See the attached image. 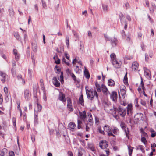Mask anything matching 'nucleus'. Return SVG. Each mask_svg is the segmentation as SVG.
<instances>
[{
	"mask_svg": "<svg viewBox=\"0 0 156 156\" xmlns=\"http://www.w3.org/2000/svg\"><path fill=\"white\" fill-rule=\"evenodd\" d=\"M86 91L88 99L92 100L94 99L95 97L97 99H98V96L96 90L92 91L90 89H87L86 87Z\"/></svg>",
	"mask_w": 156,
	"mask_h": 156,
	"instance_id": "nucleus-1",
	"label": "nucleus"
},
{
	"mask_svg": "<svg viewBox=\"0 0 156 156\" xmlns=\"http://www.w3.org/2000/svg\"><path fill=\"white\" fill-rule=\"evenodd\" d=\"M114 110L117 113H118V115H119L120 116L124 117L126 114V110L120 106H119L118 108H114Z\"/></svg>",
	"mask_w": 156,
	"mask_h": 156,
	"instance_id": "nucleus-2",
	"label": "nucleus"
},
{
	"mask_svg": "<svg viewBox=\"0 0 156 156\" xmlns=\"http://www.w3.org/2000/svg\"><path fill=\"white\" fill-rule=\"evenodd\" d=\"M103 128L104 130L108 133V136H115L112 133V128L108 125H105Z\"/></svg>",
	"mask_w": 156,
	"mask_h": 156,
	"instance_id": "nucleus-3",
	"label": "nucleus"
},
{
	"mask_svg": "<svg viewBox=\"0 0 156 156\" xmlns=\"http://www.w3.org/2000/svg\"><path fill=\"white\" fill-rule=\"evenodd\" d=\"M143 114L141 113H136L134 117L135 120L136 122L139 121H140L143 120Z\"/></svg>",
	"mask_w": 156,
	"mask_h": 156,
	"instance_id": "nucleus-4",
	"label": "nucleus"
},
{
	"mask_svg": "<svg viewBox=\"0 0 156 156\" xmlns=\"http://www.w3.org/2000/svg\"><path fill=\"white\" fill-rule=\"evenodd\" d=\"M99 145L100 148L102 149H104L108 147V143L106 140H103L99 143Z\"/></svg>",
	"mask_w": 156,
	"mask_h": 156,
	"instance_id": "nucleus-5",
	"label": "nucleus"
},
{
	"mask_svg": "<svg viewBox=\"0 0 156 156\" xmlns=\"http://www.w3.org/2000/svg\"><path fill=\"white\" fill-rule=\"evenodd\" d=\"M110 98L114 102H116L117 100V94L115 91H112L110 95Z\"/></svg>",
	"mask_w": 156,
	"mask_h": 156,
	"instance_id": "nucleus-6",
	"label": "nucleus"
},
{
	"mask_svg": "<svg viewBox=\"0 0 156 156\" xmlns=\"http://www.w3.org/2000/svg\"><path fill=\"white\" fill-rule=\"evenodd\" d=\"M58 99L63 102H65L66 101V98L65 95L62 92H59V94L58 97Z\"/></svg>",
	"mask_w": 156,
	"mask_h": 156,
	"instance_id": "nucleus-7",
	"label": "nucleus"
},
{
	"mask_svg": "<svg viewBox=\"0 0 156 156\" xmlns=\"http://www.w3.org/2000/svg\"><path fill=\"white\" fill-rule=\"evenodd\" d=\"M0 76L2 77L1 81L3 83H5V82L6 78L8 76L5 73L0 71Z\"/></svg>",
	"mask_w": 156,
	"mask_h": 156,
	"instance_id": "nucleus-8",
	"label": "nucleus"
},
{
	"mask_svg": "<svg viewBox=\"0 0 156 156\" xmlns=\"http://www.w3.org/2000/svg\"><path fill=\"white\" fill-rule=\"evenodd\" d=\"M52 82L54 85L56 87H58L60 86L59 82L57 80L56 77H54L52 79Z\"/></svg>",
	"mask_w": 156,
	"mask_h": 156,
	"instance_id": "nucleus-9",
	"label": "nucleus"
},
{
	"mask_svg": "<svg viewBox=\"0 0 156 156\" xmlns=\"http://www.w3.org/2000/svg\"><path fill=\"white\" fill-rule=\"evenodd\" d=\"M144 74L147 78H150L151 76L149 74L150 71L146 67L144 68Z\"/></svg>",
	"mask_w": 156,
	"mask_h": 156,
	"instance_id": "nucleus-10",
	"label": "nucleus"
},
{
	"mask_svg": "<svg viewBox=\"0 0 156 156\" xmlns=\"http://www.w3.org/2000/svg\"><path fill=\"white\" fill-rule=\"evenodd\" d=\"M111 43L113 47H115L118 42L117 39L115 37L112 38L110 39Z\"/></svg>",
	"mask_w": 156,
	"mask_h": 156,
	"instance_id": "nucleus-11",
	"label": "nucleus"
},
{
	"mask_svg": "<svg viewBox=\"0 0 156 156\" xmlns=\"http://www.w3.org/2000/svg\"><path fill=\"white\" fill-rule=\"evenodd\" d=\"M112 63L114 67L116 68H120L121 66V64L118 62L116 59L114 60L112 62Z\"/></svg>",
	"mask_w": 156,
	"mask_h": 156,
	"instance_id": "nucleus-12",
	"label": "nucleus"
},
{
	"mask_svg": "<svg viewBox=\"0 0 156 156\" xmlns=\"http://www.w3.org/2000/svg\"><path fill=\"white\" fill-rule=\"evenodd\" d=\"M127 114L129 115L130 114H132V104H129L127 105Z\"/></svg>",
	"mask_w": 156,
	"mask_h": 156,
	"instance_id": "nucleus-13",
	"label": "nucleus"
},
{
	"mask_svg": "<svg viewBox=\"0 0 156 156\" xmlns=\"http://www.w3.org/2000/svg\"><path fill=\"white\" fill-rule=\"evenodd\" d=\"M25 98L27 100H28L30 98L29 91L28 90L26 89L24 92Z\"/></svg>",
	"mask_w": 156,
	"mask_h": 156,
	"instance_id": "nucleus-14",
	"label": "nucleus"
},
{
	"mask_svg": "<svg viewBox=\"0 0 156 156\" xmlns=\"http://www.w3.org/2000/svg\"><path fill=\"white\" fill-rule=\"evenodd\" d=\"M79 115L80 118L83 120L85 119L86 118V112L85 111L82 112H79Z\"/></svg>",
	"mask_w": 156,
	"mask_h": 156,
	"instance_id": "nucleus-15",
	"label": "nucleus"
},
{
	"mask_svg": "<svg viewBox=\"0 0 156 156\" xmlns=\"http://www.w3.org/2000/svg\"><path fill=\"white\" fill-rule=\"evenodd\" d=\"M138 67V64L136 62H134L133 63L132 68L133 70H134L137 69Z\"/></svg>",
	"mask_w": 156,
	"mask_h": 156,
	"instance_id": "nucleus-16",
	"label": "nucleus"
},
{
	"mask_svg": "<svg viewBox=\"0 0 156 156\" xmlns=\"http://www.w3.org/2000/svg\"><path fill=\"white\" fill-rule=\"evenodd\" d=\"M101 90H102L104 94L105 95H107L108 90L105 86L104 84H102L101 85Z\"/></svg>",
	"mask_w": 156,
	"mask_h": 156,
	"instance_id": "nucleus-17",
	"label": "nucleus"
},
{
	"mask_svg": "<svg viewBox=\"0 0 156 156\" xmlns=\"http://www.w3.org/2000/svg\"><path fill=\"white\" fill-rule=\"evenodd\" d=\"M34 125H37L38 123V118L37 114V113L35 112L34 117Z\"/></svg>",
	"mask_w": 156,
	"mask_h": 156,
	"instance_id": "nucleus-18",
	"label": "nucleus"
},
{
	"mask_svg": "<svg viewBox=\"0 0 156 156\" xmlns=\"http://www.w3.org/2000/svg\"><path fill=\"white\" fill-rule=\"evenodd\" d=\"M84 74L85 77L87 79H89L90 77V75L88 71V70L87 69L86 67H85V69L84 70Z\"/></svg>",
	"mask_w": 156,
	"mask_h": 156,
	"instance_id": "nucleus-19",
	"label": "nucleus"
},
{
	"mask_svg": "<svg viewBox=\"0 0 156 156\" xmlns=\"http://www.w3.org/2000/svg\"><path fill=\"white\" fill-rule=\"evenodd\" d=\"M32 48L34 52H35L37 51V45L36 43H32Z\"/></svg>",
	"mask_w": 156,
	"mask_h": 156,
	"instance_id": "nucleus-20",
	"label": "nucleus"
},
{
	"mask_svg": "<svg viewBox=\"0 0 156 156\" xmlns=\"http://www.w3.org/2000/svg\"><path fill=\"white\" fill-rule=\"evenodd\" d=\"M84 101L83 98V95L81 94L80 97L79 98V102L82 105H84Z\"/></svg>",
	"mask_w": 156,
	"mask_h": 156,
	"instance_id": "nucleus-21",
	"label": "nucleus"
},
{
	"mask_svg": "<svg viewBox=\"0 0 156 156\" xmlns=\"http://www.w3.org/2000/svg\"><path fill=\"white\" fill-rule=\"evenodd\" d=\"M96 88L98 92H101V86L97 82L95 83Z\"/></svg>",
	"mask_w": 156,
	"mask_h": 156,
	"instance_id": "nucleus-22",
	"label": "nucleus"
},
{
	"mask_svg": "<svg viewBox=\"0 0 156 156\" xmlns=\"http://www.w3.org/2000/svg\"><path fill=\"white\" fill-rule=\"evenodd\" d=\"M75 125L74 123L70 122L68 125V127L70 130H72L74 129Z\"/></svg>",
	"mask_w": 156,
	"mask_h": 156,
	"instance_id": "nucleus-23",
	"label": "nucleus"
},
{
	"mask_svg": "<svg viewBox=\"0 0 156 156\" xmlns=\"http://www.w3.org/2000/svg\"><path fill=\"white\" fill-rule=\"evenodd\" d=\"M108 85L109 86H113L115 85V82L112 80L109 79L108 80Z\"/></svg>",
	"mask_w": 156,
	"mask_h": 156,
	"instance_id": "nucleus-24",
	"label": "nucleus"
},
{
	"mask_svg": "<svg viewBox=\"0 0 156 156\" xmlns=\"http://www.w3.org/2000/svg\"><path fill=\"white\" fill-rule=\"evenodd\" d=\"M18 79L19 80L21 81V83L23 84L25 83V80L22 78V76L20 75H18L17 76Z\"/></svg>",
	"mask_w": 156,
	"mask_h": 156,
	"instance_id": "nucleus-25",
	"label": "nucleus"
},
{
	"mask_svg": "<svg viewBox=\"0 0 156 156\" xmlns=\"http://www.w3.org/2000/svg\"><path fill=\"white\" fill-rule=\"evenodd\" d=\"M7 153V149L4 148L0 151V155L1 156H4L5 153Z\"/></svg>",
	"mask_w": 156,
	"mask_h": 156,
	"instance_id": "nucleus-26",
	"label": "nucleus"
},
{
	"mask_svg": "<svg viewBox=\"0 0 156 156\" xmlns=\"http://www.w3.org/2000/svg\"><path fill=\"white\" fill-rule=\"evenodd\" d=\"M9 15L10 16H13L14 15V12L13 8L12 7L9 8Z\"/></svg>",
	"mask_w": 156,
	"mask_h": 156,
	"instance_id": "nucleus-27",
	"label": "nucleus"
},
{
	"mask_svg": "<svg viewBox=\"0 0 156 156\" xmlns=\"http://www.w3.org/2000/svg\"><path fill=\"white\" fill-rule=\"evenodd\" d=\"M84 46L83 44H80V45L79 51L81 53H83L84 52Z\"/></svg>",
	"mask_w": 156,
	"mask_h": 156,
	"instance_id": "nucleus-28",
	"label": "nucleus"
},
{
	"mask_svg": "<svg viewBox=\"0 0 156 156\" xmlns=\"http://www.w3.org/2000/svg\"><path fill=\"white\" fill-rule=\"evenodd\" d=\"M128 149L129 151V154L130 156H131L133 151V148L130 146H128Z\"/></svg>",
	"mask_w": 156,
	"mask_h": 156,
	"instance_id": "nucleus-29",
	"label": "nucleus"
},
{
	"mask_svg": "<svg viewBox=\"0 0 156 156\" xmlns=\"http://www.w3.org/2000/svg\"><path fill=\"white\" fill-rule=\"evenodd\" d=\"M121 94L123 98H125V95L126 93V90L125 89H122L120 90Z\"/></svg>",
	"mask_w": 156,
	"mask_h": 156,
	"instance_id": "nucleus-30",
	"label": "nucleus"
},
{
	"mask_svg": "<svg viewBox=\"0 0 156 156\" xmlns=\"http://www.w3.org/2000/svg\"><path fill=\"white\" fill-rule=\"evenodd\" d=\"M103 9L105 12H107L108 11V5H102Z\"/></svg>",
	"mask_w": 156,
	"mask_h": 156,
	"instance_id": "nucleus-31",
	"label": "nucleus"
},
{
	"mask_svg": "<svg viewBox=\"0 0 156 156\" xmlns=\"http://www.w3.org/2000/svg\"><path fill=\"white\" fill-rule=\"evenodd\" d=\"M124 130L125 131V133L126 135V136L128 138H129V130L128 128H127L126 129H124Z\"/></svg>",
	"mask_w": 156,
	"mask_h": 156,
	"instance_id": "nucleus-32",
	"label": "nucleus"
},
{
	"mask_svg": "<svg viewBox=\"0 0 156 156\" xmlns=\"http://www.w3.org/2000/svg\"><path fill=\"white\" fill-rule=\"evenodd\" d=\"M110 57L111 59L112 62L114 60L116 59V55L114 53H112L110 55Z\"/></svg>",
	"mask_w": 156,
	"mask_h": 156,
	"instance_id": "nucleus-33",
	"label": "nucleus"
},
{
	"mask_svg": "<svg viewBox=\"0 0 156 156\" xmlns=\"http://www.w3.org/2000/svg\"><path fill=\"white\" fill-rule=\"evenodd\" d=\"M66 42L67 47H68L69 45V38L68 36H66Z\"/></svg>",
	"mask_w": 156,
	"mask_h": 156,
	"instance_id": "nucleus-34",
	"label": "nucleus"
},
{
	"mask_svg": "<svg viewBox=\"0 0 156 156\" xmlns=\"http://www.w3.org/2000/svg\"><path fill=\"white\" fill-rule=\"evenodd\" d=\"M127 74V73L126 72L123 81L125 84L128 83Z\"/></svg>",
	"mask_w": 156,
	"mask_h": 156,
	"instance_id": "nucleus-35",
	"label": "nucleus"
},
{
	"mask_svg": "<svg viewBox=\"0 0 156 156\" xmlns=\"http://www.w3.org/2000/svg\"><path fill=\"white\" fill-rule=\"evenodd\" d=\"M121 128L124 130L126 129L125 124L123 122H121L120 124Z\"/></svg>",
	"mask_w": 156,
	"mask_h": 156,
	"instance_id": "nucleus-36",
	"label": "nucleus"
},
{
	"mask_svg": "<svg viewBox=\"0 0 156 156\" xmlns=\"http://www.w3.org/2000/svg\"><path fill=\"white\" fill-rule=\"evenodd\" d=\"M98 129L100 133L104 135L105 134V132H104V130H102L101 127H99Z\"/></svg>",
	"mask_w": 156,
	"mask_h": 156,
	"instance_id": "nucleus-37",
	"label": "nucleus"
},
{
	"mask_svg": "<svg viewBox=\"0 0 156 156\" xmlns=\"http://www.w3.org/2000/svg\"><path fill=\"white\" fill-rule=\"evenodd\" d=\"M62 63H65L67 65L69 66L70 65V63L68 62H67L66 61V59L65 58L63 57L62 58Z\"/></svg>",
	"mask_w": 156,
	"mask_h": 156,
	"instance_id": "nucleus-38",
	"label": "nucleus"
},
{
	"mask_svg": "<svg viewBox=\"0 0 156 156\" xmlns=\"http://www.w3.org/2000/svg\"><path fill=\"white\" fill-rule=\"evenodd\" d=\"M141 141L143 142L145 144H147V142L146 139L145 137H143L141 138Z\"/></svg>",
	"mask_w": 156,
	"mask_h": 156,
	"instance_id": "nucleus-39",
	"label": "nucleus"
},
{
	"mask_svg": "<svg viewBox=\"0 0 156 156\" xmlns=\"http://www.w3.org/2000/svg\"><path fill=\"white\" fill-rule=\"evenodd\" d=\"M14 36L17 40H19L20 39V36L18 33H15L14 34Z\"/></svg>",
	"mask_w": 156,
	"mask_h": 156,
	"instance_id": "nucleus-40",
	"label": "nucleus"
},
{
	"mask_svg": "<svg viewBox=\"0 0 156 156\" xmlns=\"http://www.w3.org/2000/svg\"><path fill=\"white\" fill-rule=\"evenodd\" d=\"M67 107L68 110L70 111H73V108L72 107V105H67Z\"/></svg>",
	"mask_w": 156,
	"mask_h": 156,
	"instance_id": "nucleus-41",
	"label": "nucleus"
},
{
	"mask_svg": "<svg viewBox=\"0 0 156 156\" xmlns=\"http://www.w3.org/2000/svg\"><path fill=\"white\" fill-rule=\"evenodd\" d=\"M137 150H140L143 152H144V148L143 146L142 145H139L137 148Z\"/></svg>",
	"mask_w": 156,
	"mask_h": 156,
	"instance_id": "nucleus-42",
	"label": "nucleus"
},
{
	"mask_svg": "<svg viewBox=\"0 0 156 156\" xmlns=\"http://www.w3.org/2000/svg\"><path fill=\"white\" fill-rule=\"evenodd\" d=\"M118 131V129L117 128H115L113 129H112V132L115 134H117Z\"/></svg>",
	"mask_w": 156,
	"mask_h": 156,
	"instance_id": "nucleus-43",
	"label": "nucleus"
},
{
	"mask_svg": "<svg viewBox=\"0 0 156 156\" xmlns=\"http://www.w3.org/2000/svg\"><path fill=\"white\" fill-rule=\"evenodd\" d=\"M41 0V2H42V6H43V7L45 8V9H46L47 8V5H46V3H45V2L43 1V0Z\"/></svg>",
	"mask_w": 156,
	"mask_h": 156,
	"instance_id": "nucleus-44",
	"label": "nucleus"
},
{
	"mask_svg": "<svg viewBox=\"0 0 156 156\" xmlns=\"http://www.w3.org/2000/svg\"><path fill=\"white\" fill-rule=\"evenodd\" d=\"M60 81L61 83H62V82H63V73L62 72H61V74L60 75Z\"/></svg>",
	"mask_w": 156,
	"mask_h": 156,
	"instance_id": "nucleus-45",
	"label": "nucleus"
},
{
	"mask_svg": "<svg viewBox=\"0 0 156 156\" xmlns=\"http://www.w3.org/2000/svg\"><path fill=\"white\" fill-rule=\"evenodd\" d=\"M15 56V59L16 61L19 60L20 58V55L18 54L14 55Z\"/></svg>",
	"mask_w": 156,
	"mask_h": 156,
	"instance_id": "nucleus-46",
	"label": "nucleus"
},
{
	"mask_svg": "<svg viewBox=\"0 0 156 156\" xmlns=\"http://www.w3.org/2000/svg\"><path fill=\"white\" fill-rule=\"evenodd\" d=\"M16 66V62L15 61L13 60L12 61V69H14L15 67Z\"/></svg>",
	"mask_w": 156,
	"mask_h": 156,
	"instance_id": "nucleus-47",
	"label": "nucleus"
},
{
	"mask_svg": "<svg viewBox=\"0 0 156 156\" xmlns=\"http://www.w3.org/2000/svg\"><path fill=\"white\" fill-rule=\"evenodd\" d=\"M70 74L71 75V77L73 78V80L75 81H76V77L74 75V74L72 73H70Z\"/></svg>",
	"mask_w": 156,
	"mask_h": 156,
	"instance_id": "nucleus-48",
	"label": "nucleus"
},
{
	"mask_svg": "<svg viewBox=\"0 0 156 156\" xmlns=\"http://www.w3.org/2000/svg\"><path fill=\"white\" fill-rule=\"evenodd\" d=\"M37 106L38 108V111L39 112H40L42 109V106L41 105L38 103L37 104Z\"/></svg>",
	"mask_w": 156,
	"mask_h": 156,
	"instance_id": "nucleus-49",
	"label": "nucleus"
},
{
	"mask_svg": "<svg viewBox=\"0 0 156 156\" xmlns=\"http://www.w3.org/2000/svg\"><path fill=\"white\" fill-rule=\"evenodd\" d=\"M140 103L141 104L143 105V106H146V102L142 100H141V101H140Z\"/></svg>",
	"mask_w": 156,
	"mask_h": 156,
	"instance_id": "nucleus-50",
	"label": "nucleus"
},
{
	"mask_svg": "<svg viewBox=\"0 0 156 156\" xmlns=\"http://www.w3.org/2000/svg\"><path fill=\"white\" fill-rule=\"evenodd\" d=\"M67 105H72V103L71 99L70 98H68L67 100Z\"/></svg>",
	"mask_w": 156,
	"mask_h": 156,
	"instance_id": "nucleus-51",
	"label": "nucleus"
},
{
	"mask_svg": "<svg viewBox=\"0 0 156 156\" xmlns=\"http://www.w3.org/2000/svg\"><path fill=\"white\" fill-rule=\"evenodd\" d=\"M31 59H32V62L34 64V65L35 64V60L34 59V55H32V54H31Z\"/></svg>",
	"mask_w": 156,
	"mask_h": 156,
	"instance_id": "nucleus-52",
	"label": "nucleus"
},
{
	"mask_svg": "<svg viewBox=\"0 0 156 156\" xmlns=\"http://www.w3.org/2000/svg\"><path fill=\"white\" fill-rule=\"evenodd\" d=\"M122 37L124 38H126V36L125 35V33L124 30H122Z\"/></svg>",
	"mask_w": 156,
	"mask_h": 156,
	"instance_id": "nucleus-53",
	"label": "nucleus"
},
{
	"mask_svg": "<svg viewBox=\"0 0 156 156\" xmlns=\"http://www.w3.org/2000/svg\"><path fill=\"white\" fill-rule=\"evenodd\" d=\"M88 121L91 124H92L93 123V120L92 116L89 117Z\"/></svg>",
	"mask_w": 156,
	"mask_h": 156,
	"instance_id": "nucleus-54",
	"label": "nucleus"
},
{
	"mask_svg": "<svg viewBox=\"0 0 156 156\" xmlns=\"http://www.w3.org/2000/svg\"><path fill=\"white\" fill-rule=\"evenodd\" d=\"M57 60H55V63H56L57 64H59L60 63V59L58 58H58H57Z\"/></svg>",
	"mask_w": 156,
	"mask_h": 156,
	"instance_id": "nucleus-55",
	"label": "nucleus"
},
{
	"mask_svg": "<svg viewBox=\"0 0 156 156\" xmlns=\"http://www.w3.org/2000/svg\"><path fill=\"white\" fill-rule=\"evenodd\" d=\"M4 91L5 92V93L6 94H8V89L7 87H4Z\"/></svg>",
	"mask_w": 156,
	"mask_h": 156,
	"instance_id": "nucleus-56",
	"label": "nucleus"
},
{
	"mask_svg": "<svg viewBox=\"0 0 156 156\" xmlns=\"http://www.w3.org/2000/svg\"><path fill=\"white\" fill-rule=\"evenodd\" d=\"M14 69H12L11 70V71H12V73L13 76L14 77L15 76H16V72L14 70Z\"/></svg>",
	"mask_w": 156,
	"mask_h": 156,
	"instance_id": "nucleus-57",
	"label": "nucleus"
},
{
	"mask_svg": "<svg viewBox=\"0 0 156 156\" xmlns=\"http://www.w3.org/2000/svg\"><path fill=\"white\" fill-rule=\"evenodd\" d=\"M124 16L123 14L122 13H120L119 14V18L120 21H121L122 20V18Z\"/></svg>",
	"mask_w": 156,
	"mask_h": 156,
	"instance_id": "nucleus-58",
	"label": "nucleus"
},
{
	"mask_svg": "<svg viewBox=\"0 0 156 156\" xmlns=\"http://www.w3.org/2000/svg\"><path fill=\"white\" fill-rule=\"evenodd\" d=\"M9 156H14V154L13 152L11 151H10L9 153Z\"/></svg>",
	"mask_w": 156,
	"mask_h": 156,
	"instance_id": "nucleus-59",
	"label": "nucleus"
},
{
	"mask_svg": "<svg viewBox=\"0 0 156 156\" xmlns=\"http://www.w3.org/2000/svg\"><path fill=\"white\" fill-rule=\"evenodd\" d=\"M68 156H73L72 152L70 151H68Z\"/></svg>",
	"mask_w": 156,
	"mask_h": 156,
	"instance_id": "nucleus-60",
	"label": "nucleus"
},
{
	"mask_svg": "<svg viewBox=\"0 0 156 156\" xmlns=\"http://www.w3.org/2000/svg\"><path fill=\"white\" fill-rule=\"evenodd\" d=\"M126 19L129 21H130L131 20V19L130 16L129 15L126 16Z\"/></svg>",
	"mask_w": 156,
	"mask_h": 156,
	"instance_id": "nucleus-61",
	"label": "nucleus"
},
{
	"mask_svg": "<svg viewBox=\"0 0 156 156\" xmlns=\"http://www.w3.org/2000/svg\"><path fill=\"white\" fill-rule=\"evenodd\" d=\"M72 32H73V35H74V36H75V37H77L78 36L77 33L75 31L73 30L72 31Z\"/></svg>",
	"mask_w": 156,
	"mask_h": 156,
	"instance_id": "nucleus-62",
	"label": "nucleus"
},
{
	"mask_svg": "<svg viewBox=\"0 0 156 156\" xmlns=\"http://www.w3.org/2000/svg\"><path fill=\"white\" fill-rule=\"evenodd\" d=\"M65 56L66 57V58L68 60H69V55L67 53H65Z\"/></svg>",
	"mask_w": 156,
	"mask_h": 156,
	"instance_id": "nucleus-63",
	"label": "nucleus"
},
{
	"mask_svg": "<svg viewBox=\"0 0 156 156\" xmlns=\"http://www.w3.org/2000/svg\"><path fill=\"white\" fill-rule=\"evenodd\" d=\"M148 55L147 54H145V59L146 61H147L148 59Z\"/></svg>",
	"mask_w": 156,
	"mask_h": 156,
	"instance_id": "nucleus-64",
	"label": "nucleus"
}]
</instances>
